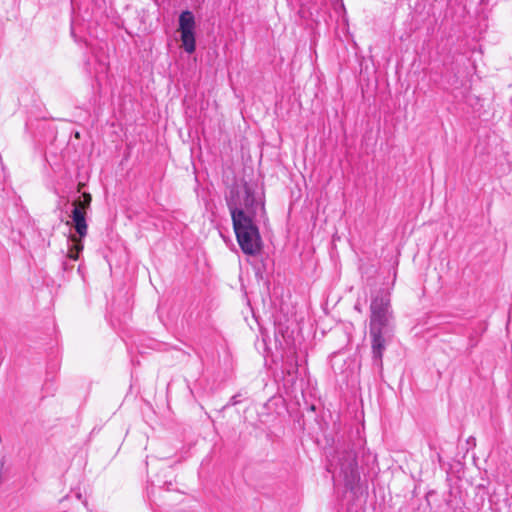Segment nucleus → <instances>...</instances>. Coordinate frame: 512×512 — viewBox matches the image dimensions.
<instances>
[{"mask_svg": "<svg viewBox=\"0 0 512 512\" xmlns=\"http://www.w3.org/2000/svg\"><path fill=\"white\" fill-rule=\"evenodd\" d=\"M237 242L246 255L255 256L262 248V239L255 224L257 201L248 183L240 188L233 186L226 196Z\"/></svg>", "mask_w": 512, "mask_h": 512, "instance_id": "obj_1", "label": "nucleus"}, {"mask_svg": "<svg viewBox=\"0 0 512 512\" xmlns=\"http://www.w3.org/2000/svg\"><path fill=\"white\" fill-rule=\"evenodd\" d=\"M393 311L391 295L387 289L381 288L371 295L369 335L374 363L381 367L386 344L393 333Z\"/></svg>", "mask_w": 512, "mask_h": 512, "instance_id": "obj_2", "label": "nucleus"}, {"mask_svg": "<svg viewBox=\"0 0 512 512\" xmlns=\"http://www.w3.org/2000/svg\"><path fill=\"white\" fill-rule=\"evenodd\" d=\"M336 466L343 475L347 486L354 484L359 479L358 464L354 449L345 447L336 452Z\"/></svg>", "mask_w": 512, "mask_h": 512, "instance_id": "obj_3", "label": "nucleus"}, {"mask_svg": "<svg viewBox=\"0 0 512 512\" xmlns=\"http://www.w3.org/2000/svg\"><path fill=\"white\" fill-rule=\"evenodd\" d=\"M85 216L86 211L81 209V206L73 208L71 218L74 224V228L80 238H84L87 235L88 227Z\"/></svg>", "mask_w": 512, "mask_h": 512, "instance_id": "obj_4", "label": "nucleus"}, {"mask_svg": "<svg viewBox=\"0 0 512 512\" xmlns=\"http://www.w3.org/2000/svg\"><path fill=\"white\" fill-rule=\"evenodd\" d=\"M68 244L69 249L67 256L72 260H78L79 254L82 252L84 247L82 238H77L75 235H70L68 238Z\"/></svg>", "mask_w": 512, "mask_h": 512, "instance_id": "obj_5", "label": "nucleus"}, {"mask_svg": "<svg viewBox=\"0 0 512 512\" xmlns=\"http://www.w3.org/2000/svg\"><path fill=\"white\" fill-rule=\"evenodd\" d=\"M181 41L184 50L187 53H193L196 48L195 33L194 30H180Z\"/></svg>", "mask_w": 512, "mask_h": 512, "instance_id": "obj_6", "label": "nucleus"}, {"mask_svg": "<svg viewBox=\"0 0 512 512\" xmlns=\"http://www.w3.org/2000/svg\"><path fill=\"white\" fill-rule=\"evenodd\" d=\"M195 17L189 10L183 11L179 16V30H194Z\"/></svg>", "mask_w": 512, "mask_h": 512, "instance_id": "obj_7", "label": "nucleus"}, {"mask_svg": "<svg viewBox=\"0 0 512 512\" xmlns=\"http://www.w3.org/2000/svg\"><path fill=\"white\" fill-rule=\"evenodd\" d=\"M92 197L89 193L84 192L78 199L73 202L74 207L81 206V209L86 211L90 207Z\"/></svg>", "mask_w": 512, "mask_h": 512, "instance_id": "obj_8", "label": "nucleus"}, {"mask_svg": "<svg viewBox=\"0 0 512 512\" xmlns=\"http://www.w3.org/2000/svg\"><path fill=\"white\" fill-rule=\"evenodd\" d=\"M238 403V400L236 399V396H232L229 400L228 405H236Z\"/></svg>", "mask_w": 512, "mask_h": 512, "instance_id": "obj_9", "label": "nucleus"}, {"mask_svg": "<svg viewBox=\"0 0 512 512\" xmlns=\"http://www.w3.org/2000/svg\"><path fill=\"white\" fill-rule=\"evenodd\" d=\"M354 308H355V310H357L358 312H361V307H360V305L356 304V305L354 306Z\"/></svg>", "mask_w": 512, "mask_h": 512, "instance_id": "obj_10", "label": "nucleus"}]
</instances>
